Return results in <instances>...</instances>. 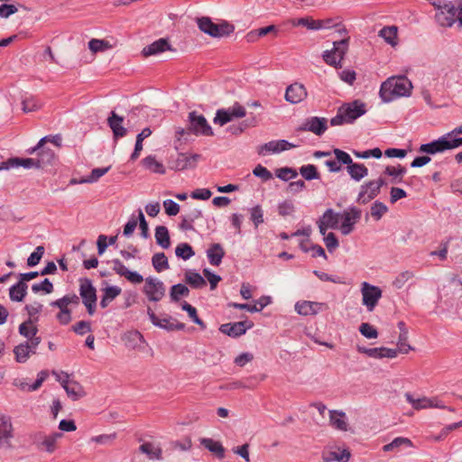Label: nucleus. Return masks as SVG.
<instances>
[{
    "label": "nucleus",
    "mask_w": 462,
    "mask_h": 462,
    "mask_svg": "<svg viewBox=\"0 0 462 462\" xmlns=\"http://www.w3.org/2000/svg\"><path fill=\"white\" fill-rule=\"evenodd\" d=\"M412 88V83L407 77H391L382 83L379 95L384 103H389L399 97H410Z\"/></svg>",
    "instance_id": "obj_1"
},
{
    "label": "nucleus",
    "mask_w": 462,
    "mask_h": 462,
    "mask_svg": "<svg viewBox=\"0 0 462 462\" xmlns=\"http://www.w3.org/2000/svg\"><path fill=\"white\" fill-rule=\"evenodd\" d=\"M365 105L360 100L345 103L337 109L336 116L330 119V125L337 126L344 124H352L358 117L365 115Z\"/></svg>",
    "instance_id": "obj_2"
},
{
    "label": "nucleus",
    "mask_w": 462,
    "mask_h": 462,
    "mask_svg": "<svg viewBox=\"0 0 462 462\" xmlns=\"http://www.w3.org/2000/svg\"><path fill=\"white\" fill-rule=\"evenodd\" d=\"M199 30L211 37L221 38L228 36L235 31V26L226 21L220 23H214L209 17L197 19Z\"/></svg>",
    "instance_id": "obj_3"
},
{
    "label": "nucleus",
    "mask_w": 462,
    "mask_h": 462,
    "mask_svg": "<svg viewBox=\"0 0 462 462\" xmlns=\"http://www.w3.org/2000/svg\"><path fill=\"white\" fill-rule=\"evenodd\" d=\"M349 37L333 42V49L323 53L324 61L335 68H341V61L348 50Z\"/></svg>",
    "instance_id": "obj_4"
},
{
    "label": "nucleus",
    "mask_w": 462,
    "mask_h": 462,
    "mask_svg": "<svg viewBox=\"0 0 462 462\" xmlns=\"http://www.w3.org/2000/svg\"><path fill=\"white\" fill-rule=\"evenodd\" d=\"M79 295L86 306L88 313L92 316L97 308V290L88 278L80 280Z\"/></svg>",
    "instance_id": "obj_5"
},
{
    "label": "nucleus",
    "mask_w": 462,
    "mask_h": 462,
    "mask_svg": "<svg viewBox=\"0 0 462 462\" xmlns=\"http://www.w3.org/2000/svg\"><path fill=\"white\" fill-rule=\"evenodd\" d=\"M245 108L238 102H236L232 106L226 109H218L216 113L213 121L215 124L223 126L227 123L231 122L232 120H234L235 118H242L245 116Z\"/></svg>",
    "instance_id": "obj_6"
},
{
    "label": "nucleus",
    "mask_w": 462,
    "mask_h": 462,
    "mask_svg": "<svg viewBox=\"0 0 462 462\" xmlns=\"http://www.w3.org/2000/svg\"><path fill=\"white\" fill-rule=\"evenodd\" d=\"M189 131L196 135L212 136L214 134L206 117L198 115L195 111L189 114Z\"/></svg>",
    "instance_id": "obj_7"
},
{
    "label": "nucleus",
    "mask_w": 462,
    "mask_h": 462,
    "mask_svg": "<svg viewBox=\"0 0 462 462\" xmlns=\"http://www.w3.org/2000/svg\"><path fill=\"white\" fill-rule=\"evenodd\" d=\"M143 293L150 301H160L165 295V286L162 281L149 276L144 280Z\"/></svg>",
    "instance_id": "obj_8"
},
{
    "label": "nucleus",
    "mask_w": 462,
    "mask_h": 462,
    "mask_svg": "<svg viewBox=\"0 0 462 462\" xmlns=\"http://www.w3.org/2000/svg\"><path fill=\"white\" fill-rule=\"evenodd\" d=\"M362 302L369 311H373L382 297V290L366 282L361 287Z\"/></svg>",
    "instance_id": "obj_9"
},
{
    "label": "nucleus",
    "mask_w": 462,
    "mask_h": 462,
    "mask_svg": "<svg viewBox=\"0 0 462 462\" xmlns=\"http://www.w3.org/2000/svg\"><path fill=\"white\" fill-rule=\"evenodd\" d=\"M362 211L356 207H350L340 214V218L343 219L339 229L344 236H347L355 229V225L360 220Z\"/></svg>",
    "instance_id": "obj_10"
},
{
    "label": "nucleus",
    "mask_w": 462,
    "mask_h": 462,
    "mask_svg": "<svg viewBox=\"0 0 462 462\" xmlns=\"http://www.w3.org/2000/svg\"><path fill=\"white\" fill-rule=\"evenodd\" d=\"M14 429L11 419L5 415H0V449L12 448Z\"/></svg>",
    "instance_id": "obj_11"
},
{
    "label": "nucleus",
    "mask_w": 462,
    "mask_h": 462,
    "mask_svg": "<svg viewBox=\"0 0 462 462\" xmlns=\"http://www.w3.org/2000/svg\"><path fill=\"white\" fill-rule=\"evenodd\" d=\"M406 401L415 409V410H421V409H428V408H439L445 410L446 405L440 402L438 398H428V397H421V398H414L411 393H405Z\"/></svg>",
    "instance_id": "obj_12"
},
{
    "label": "nucleus",
    "mask_w": 462,
    "mask_h": 462,
    "mask_svg": "<svg viewBox=\"0 0 462 462\" xmlns=\"http://www.w3.org/2000/svg\"><path fill=\"white\" fill-rule=\"evenodd\" d=\"M147 314L149 316L151 322L154 326L166 329L168 331L182 330L185 328L184 323H180L176 319H172L171 317L164 319L158 318L150 307H148L147 309Z\"/></svg>",
    "instance_id": "obj_13"
},
{
    "label": "nucleus",
    "mask_w": 462,
    "mask_h": 462,
    "mask_svg": "<svg viewBox=\"0 0 462 462\" xmlns=\"http://www.w3.org/2000/svg\"><path fill=\"white\" fill-rule=\"evenodd\" d=\"M199 154L187 155L186 153H179L175 159L171 160L170 168L174 171H184L194 169L199 160Z\"/></svg>",
    "instance_id": "obj_14"
},
{
    "label": "nucleus",
    "mask_w": 462,
    "mask_h": 462,
    "mask_svg": "<svg viewBox=\"0 0 462 462\" xmlns=\"http://www.w3.org/2000/svg\"><path fill=\"white\" fill-rule=\"evenodd\" d=\"M328 129V119L325 117L310 116L298 128V131H309L316 135H322Z\"/></svg>",
    "instance_id": "obj_15"
},
{
    "label": "nucleus",
    "mask_w": 462,
    "mask_h": 462,
    "mask_svg": "<svg viewBox=\"0 0 462 462\" xmlns=\"http://www.w3.org/2000/svg\"><path fill=\"white\" fill-rule=\"evenodd\" d=\"M293 25H302L310 30H321L330 29L337 27L338 23H336L335 18H328L323 20H313L311 18L304 17L292 22Z\"/></svg>",
    "instance_id": "obj_16"
},
{
    "label": "nucleus",
    "mask_w": 462,
    "mask_h": 462,
    "mask_svg": "<svg viewBox=\"0 0 462 462\" xmlns=\"http://www.w3.org/2000/svg\"><path fill=\"white\" fill-rule=\"evenodd\" d=\"M457 8L450 2L443 6V10L436 12L435 19L442 27H451L457 20Z\"/></svg>",
    "instance_id": "obj_17"
},
{
    "label": "nucleus",
    "mask_w": 462,
    "mask_h": 462,
    "mask_svg": "<svg viewBox=\"0 0 462 462\" xmlns=\"http://www.w3.org/2000/svg\"><path fill=\"white\" fill-rule=\"evenodd\" d=\"M448 138L449 137L446 134L445 135L439 137L438 140L423 143L420 146L419 152L427 154H436L448 150H451Z\"/></svg>",
    "instance_id": "obj_18"
},
{
    "label": "nucleus",
    "mask_w": 462,
    "mask_h": 462,
    "mask_svg": "<svg viewBox=\"0 0 462 462\" xmlns=\"http://www.w3.org/2000/svg\"><path fill=\"white\" fill-rule=\"evenodd\" d=\"M294 147H296L295 144L286 140L271 141L258 146L257 152L259 155L264 156L268 153H278Z\"/></svg>",
    "instance_id": "obj_19"
},
{
    "label": "nucleus",
    "mask_w": 462,
    "mask_h": 462,
    "mask_svg": "<svg viewBox=\"0 0 462 462\" xmlns=\"http://www.w3.org/2000/svg\"><path fill=\"white\" fill-rule=\"evenodd\" d=\"M254 323L251 321H238L234 323H226L220 326L219 330L232 337H237L244 335L247 329L252 328Z\"/></svg>",
    "instance_id": "obj_20"
},
{
    "label": "nucleus",
    "mask_w": 462,
    "mask_h": 462,
    "mask_svg": "<svg viewBox=\"0 0 462 462\" xmlns=\"http://www.w3.org/2000/svg\"><path fill=\"white\" fill-rule=\"evenodd\" d=\"M112 263L113 271L116 274L125 277L128 282L134 284H139L144 281L143 275L137 272L128 270L119 259L112 260Z\"/></svg>",
    "instance_id": "obj_21"
},
{
    "label": "nucleus",
    "mask_w": 462,
    "mask_h": 462,
    "mask_svg": "<svg viewBox=\"0 0 462 462\" xmlns=\"http://www.w3.org/2000/svg\"><path fill=\"white\" fill-rule=\"evenodd\" d=\"M308 92L303 84L293 83L285 91V99L291 104H298L307 97Z\"/></svg>",
    "instance_id": "obj_22"
},
{
    "label": "nucleus",
    "mask_w": 462,
    "mask_h": 462,
    "mask_svg": "<svg viewBox=\"0 0 462 462\" xmlns=\"http://www.w3.org/2000/svg\"><path fill=\"white\" fill-rule=\"evenodd\" d=\"M35 158H10L5 162H0V171L9 170L11 168L23 167L24 169H39Z\"/></svg>",
    "instance_id": "obj_23"
},
{
    "label": "nucleus",
    "mask_w": 462,
    "mask_h": 462,
    "mask_svg": "<svg viewBox=\"0 0 462 462\" xmlns=\"http://www.w3.org/2000/svg\"><path fill=\"white\" fill-rule=\"evenodd\" d=\"M61 386L72 401H78L86 395L81 384L76 381H69L68 374H65V379L61 382Z\"/></svg>",
    "instance_id": "obj_24"
},
{
    "label": "nucleus",
    "mask_w": 462,
    "mask_h": 462,
    "mask_svg": "<svg viewBox=\"0 0 462 462\" xmlns=\"http://www.w3.org/2000/svg\"><path fill=\"white\" fill-rule=\"evenodd\" d=\"M379 193L380 189L373 180L365 182L361 186V189L357 197V202L366 204L374 199Z\"/></svg>",
    "instance_id": "obj_25"
},
{
    "label": "nucleus",
    "mask_w": 462,
    "mask_h": 462,
    "mask_svg": "<svg viewBox=\"0 0 462 462\" xmlns=\"http://www.w3.org/2000/svg\"><path fill=\"white\" fill-rule=\"evenodd\" d=\"M124 117L118 116L116 112L112 111L107 118V125L111 128L114 137L116 139L124 137L127 134V129L123 126Z\"/></svg>",
    "instance_id": "obj_26"
},
{
    "label": "nucleus",
    "mask_w": 462,
    "mask_h": 462,
    "mask_svg": "<svg viewBox=\"0 0 462 462\" xmlns=\"http://www.w3.org/2000/svg\"><path fill=\"white\" fill-rule=\"evenodd\" d=\"M324 306H326L324 303L302 300L295 304V310L302 316L316 315Z\"/></svg>",
    "instance_id": "obj_27"
},
{
    "label": "nucleus",
    "mask_w": 462,
    "mask_h": 462,
    "mask_svg": "<svg viewBox=\"0 0 462 462\" xmlns=\"http://www.w3.org/2000/svg\"><path fill=\"white\" fill-rule=\"evenodd\" d=\"M122 341L125 347L131 350L142 348V345L144 343L143 336L137 330H131L125 332L122 336Z\"/></svg>",
    "instance_id": "obj_28"
},
{
    "label": "nucleus",
    "mask_w": 462,
    "mask_h": 462,
    "mask_svg": "<svg viewBox=\"0 0 462 462\" xmlns=\"http://www.w3.org/2000/svg\"><path fill=\"white\" fill-rule=\"evenodd\" d=\"M167 50H171V44L166 39L161 38L153 42L152 43L145 46L142 51V54L144 57H149L152 55H157Z\"/></svg>",
    "instance_id": "obj_29"
},
{
    "label": "nucleus",
    "mask_w": 462,
    "mask_h": 462,
    "mask_svg": "<svg viewBox=\"0 0 462 462\" xmlns=\"http://www.w3.org/2000/svg\"><path fill=\"white\" fill-rule=\"evenodd\" d=\"M224 256L225 250L218 243L211 244L207 250V257L209 263L213 266H219Z\"/></svg>",
    "instance_id": "obj_30"
},
{
    "label": "nucleus",
    "mask_w": 462,
    "mask_h": 462,
    "mask_svg": "<svg viewBox=\"0 0 462 462\" xmlns=\"http://www.w3.org/2000/svg\"><path fill=\"white\" fill-rule=\"evenodd\" d=\"M329 422L331 426L338 430L346 431L348 428L346 420V413L340 411H329Z\"/></svg>",
    "instance_id": "obj_31"
},
{
    "label": "nucleus",
    "mask_w": 462,
    "mask_h": 462,
    "mask_svg": "<svg viewBox=\"0 0 462 462\" xmlns=\"http://www.w3.org/2000/svg\"><path fill=\"white\" fill-rule=\"evenodd\" d=\"M37 153L36 162L39 169L44 168L46 165L51 164L55 159V153L51 149L45 148L43 145L41 149L35 151Z\"/></svg>",
    "instance_id": "obj_32"
},
{
    "label": "nucleus",
    "mask_w": 462,
    "mask_h": 462,
    "mask_svg": "<svg viewBox=\"0 0 462 462\" xmlns=\"http://www.w3.org/2000/svg\"><path fill=\"white\" fill-rule=\"evenodd\" d=\"M351 457L350 452L347 449H344L341 452L333 450H324L321 454L323 462H347Z\"/></svg>",
    "instance_id": "obj_33"
},
{
    "label": "nucleus",
    "mask_w": 462,
    "mask_h": 462,
    "mask_svg": "<svg viewBox=\"0 0 462 462\" xmlns=\"http://www.w3.org/2000/svg\"><path fill=\"white\" fill-rule=\"evenodd\" d=\"M140 452L147 455L150 459H162V450L161 447L152 442H144L139 447Z\"/></svg>",
    "instance_id": "obj_34"
},
{
    "label": "nucleus",
    "mask_w": 462,
    "mask_h": 462,
    "mask_svg": "<svg viewBox=\"0 0 462 462\" xmlns=\"http://www.w3.org/2000/svg\"><path fill=\"white\" fill-rule=\"evenodd\" d=\"M14 354L15 356V360L18 363H25L31 354H35L34 350L30 348L29 342L21 343L14 348Z\"/></svg>",
    "instance_id": "obj_35"
},
{
    "label": "nucleus",
    "mask_w": 462,
    "mask_h": 462,
    "mask_svg": "<svg viewBox=\"0 0 462 462\" xmlns=\"http://www.w3.org/2000/svg\"><path fill=\"white\" fill-rule=\"evenodd\" d=\"M27 284L23 282H18L9 289V296L13 301H23L27 294Z\"/></svg>",
    "instance_id": "obj_36"
},
{
    "label": "nucleus",
    "mask_w": 462,
    "mask_h": 462,
    "mask_svg": "<svg viewBox=\"0 0 462 462\" xmlns=\"http://www.w3.org/2000/svg\"><path fill=\"white\" fill-rule=\"evenodd\" d=\"M340 214L334 212L333 209H327L322 217L319 219L320 222H323L328 228L337 229L339 228Z\"/></svg>",
    "instance_id": "obj_37"
},
{
    "label": "nucleus",
    "mask_w": 462,
    "mask_h": 462,
    "mask_svg": "<svg viewBox=\"0 0 462 462\" xmlns=\"http://www.w3.org/2000/svg\"><path fill=\"white\" fill-rule=\"evenodd\" d=\"M200 444L210 452L216 454L218 458L225 457V448L220 442L215 441L212 439L203 438L200 439Z\"/></svg>",
    "instance_id": "obj_38"
},
{
    "label": "nucleus",
    "mask_w": 462,
    "mask_h": 462,
    "mask_svg": "<svg viewBox=\"0 0 462 462\" xmlns=\"http://www.w3.org/2000/svg\"><path fill=\"white\" fill-rule=\"evenodd\" d=\"M346 170L350 177L356 181H360L368 174V169L362 163L353 162L346 167Z\"/></svg>",
    "instance_id": "obj_39"
},
{
    "label": "nucleus",
    "mask_w": 462,
    "mask_h": 462,
    "mask_svg": "<svg viewBox=\"0 0 462 462\" xmlns=\"http://www.w3.org/2000/svg\"><path fill=\"white\" fill-rule=\"evenodd\" d=\"M185 282L193 289H200L207 285L205 279L199 273L190 270L185 273Z\"/></svg>",
    "instance_id": "obj_40"
},
{
    "label": "nucleus",
    "mask_w": 462,
    "mask_h": 462,
    "mask_svg": "<svg viewBox=\"0 0 462 462\" xmlns=\"http://www.w3.org/2000/svg\"><path fill=\"white\" fill-rule=\"evenodd\" d=\"M79 305V298L76 294H68L64 297L58 299L54 301L51 302V307H56L59 309H64V310H69L68 308L69 305Z\"/></svg>",
    "instance_id": "obj_41"
},
{
    "label": "nucleus",
    "mask_w": 462,
    "mask_h": 462,
    "mask_svg": "<svg viewBox=\"0 0 462 462\" xmlns=\"http://www.w3.org/2000/svg\"><path fill=\"white\" fill-rule=\"evenodd\" d=\"M155 240L156 243L162 247L163 249H167L171 245L170 235L166 226H158L155 228Z\"/></svg>",
    "instance_id": "obj_42"
},
{
    "label": "nucleus",
    "mask_w": 462,
    "mask_h": 462,
    "mask_svg": "<svg viewBox=\"0 0 462 462\" xmlns=\"http://www.w3.org/2000/svg\"><path fill=\"white\" fill-rule=\"evenodd\" d=\"M142 163L146 170H149L152 172L160 174H163L165 172L164 166L156 160L155 156L149 155L145 157L142 161Z\"/></svg>",
    "instance_id": "obj_43"
},
{
    "label": "nucleus",
    "mask_w": 462,
    "mask_h": 462,
    "mask_svg": "<svg viewBox=\"0 0 462 462\" xmlns=\"http://www.w3.org/2000/svg\"><path fill=\"white\" fill-rule=\"evenodd\" d=\"M384 173L393 177L392 182L401 183L402 182L403 176L406 173V168L402 165H398V167L387 166Z\"/></svg>",
    "instance_id": "obj_44"
},
{
    "label": "nucleus",
    "mask_w": 462,
    "mask_h": 462,
    "mask_svg": "<svg viewBox=\"0 0 462 462\" xmlns=\"http://www.w3.org/2000/svg\"><path fill=\"white\" fill-rule=\"evenodd\" d=\"M257 124V121L254 117L245 120L238 125H233L228 127V132H230L234 135L241 134L245 129L249 127H254Z\"/></svg>",
    "instance_id": "obj_45"
},
{
    "label": "nucleus",
    "mask_w": 462,
    "mask_h": 462,
    "mask_svg": "<svg viewBox=\"0 0 462 462\" xmlns=\"http://www.w3.org/2000/svg\"><path fill=\"white\" fill-rule=\"evenodd\" d=\"M379 35L390 45L395 46L397 44V28L395 26L383 27L380 30Z\"/></svg>",
    "instance_id": "obj_46"
},
{
    "label": "nucleus",
    "mask_w": 462,
    "mask_h": 462,
    "mask_svg": "<svg viewBox=\"0 0 462 462\" xmlns=\"http://www.w3.org/2000/svg\"><path fill=\"white\" fill-rule=\"evenodd\" d=\"M152 263L158 273L170 268L168 258L164 253H157L153 254L152 257Z\"/></svg>",
    "instance_id": "obj_47"
},
{
    "label": "nucleus",
    "mask_w": 462,
    "mask_h": 462,
    "mask_svg": "<svg viewBox=\"0 0 462 462\" xmlns=\"http://www.w3.org/2000/svg\"><path fill=\"white\" fill-rule=\"evenodd\" d=\"M32 319H29L28 320L23 322L20 326H19V333L20 335H22L23 337H26V338H31V337H33L34 336H36L37 332H38V328L36 326H34L32 324Z\"/></svg>",
    "instance_id": "obj_48"
},
{
    "label": "nucleus",
    "mask_w": 462,
    "mask_h": 462,
    "mask_svg": "<svg viewBox=\"0 0 462 462\" xmlns=\"http://www.w3.org/2000/svg\"><path fill=\"white\" fill-rule=\"evenodd\" d=\"M189 288L186 285L181 284V283L173 285L171 288V291H170L171 300L174 302L179 301L180 297H187V296H189Z\"/></svg>",
    "instance_id": "obj_49"
},
{
    "label": "nucleus",
    "mask_w": 462,
    "mask_h": 462,
    "mask_svg": "<svg viewBox=\"0 0 462 462\" xmlns=\"http://www.w3.org/2000/svg\"><path fill=\"white\" fill-rule=\"evenodd\" d=\"M300 174L306 180H312L319 179V173L317 171V167L313 164L303 165L300 168Z\"/></svg>",
    "instance_id": "obj_50"
},
{
    "label": "nucleus",
    "mask_w": 462,
    "mask_h": 462,
    "mask_svg": "<svg viewBox=\"0 0 462 462\" xmlns=\"http://www.w3.org/2000/svg\"><path fill=\"white\" fill-rule=\"evenodd\" d=\"M175 254L183 260H189L195 254V252L189 244L182 243L175 248Z\"/></svg>",
    "instance_id": "obj_51"
},
{
    "label": "nucleus",
    "mask_w": 462,
    "mask_h": 462,
    "mask_svg": "<svg viewBox=\"0 0 462 462\" xmlns=\"http://www.w3.org/2000/svg\"><path fill=\"white\" fill-rule=\"evenodd\" d=\"M111 47L109 42L105 40L92 39L88 42V48L93 53L105 51Z\"/></svg>",
    "instance_id": "obj_52"
},
{
    "label": "nucleus",
    "mask_w": 462,
    "mask_h": 462,
    "mask_svg": "<svg viewBox=\"0 0 462 462\" xmlns=\"http://www.w3.org/2000/svg\"><path fill=\"white\" fill-rule=\"evenodd\" d=\"M275 175L280 180L288 181L290 180L295 179L298 176V171L293 168L282 167L276 170Z\"/></svg>",
    "instance_id": "obj_53"
},
{
    "label": "nucleus",
    "mask_w": 462,
    "mask_h": 462,
    "mask_svg": "<svg viewBox=\"0 0 462 462\" xmlns=\"http://www.w3.org/2000/svg\"><path fill=\"white\" fill-rule=\"evenodd\" d=\"M110 170V166L106 168H95L91 171L90 175L80 180V183H93L97 181Z\"/></svg>",
    "instance_id": "obj_54"
},
{
    "label": "nucleus",
    "mask_w": 462,
    "mask_h": 462,
    "mask_svg": "<svg viewBox=\"0 0 462 462\" xmlns=\"http://www.w3.org/2000/svg\"><path fill=\"white\" fill-rule=\"evenodd\" d=\"M61 437L62 434L60 432H55L49 436H46L42 442V446L45 448V450L49 453H52L55 450V444L57 440Z\"/></svg>",
    "instance_id": "obj_55"
},
{
    "label": "nucleus",
    "mask_w": 462,
    "mask_h": 462,
    "mask_svg": "<svg viewBox=\"0 0 462 462\" xmlns=\"http://www.w3.org/2000/svg\"><path fill=\"white\" fill-rule=\"evenodd\" d=\"M406 445L408 447L411 446V441L407 438L398 437L395 438L392 442L383 446V449L385 452L393 451L398 449L401 446Z\"/></svg>",
    "instance_id": "obj_56"
},
{
    "label": "nucleus",
    "mask_w": 462,
    "mask_h": 462,
    "mask_svg": "<svg viewBox=\"0 0 462 462\" xmlns=\"http://www.w3.org/2000/svg\"><path fill=\"white\" fill-rule=\"evenodd\" d=\"M46 142H51V143H54L56 146L60 147V144H61V137H60V135H59V134L44 136V137H42V138L39 141L38 144H37L35 147H33V148H32V149L28 150V152H29L30 154L34 153V152H35V151H37V150H39V149H41V147H42V146Z\"/></svg>",
    "instance_id": "obj_57"
},
{
    "label": "nucleus",
    "mask_w": 462,
    "mask_h": 462,
    "mask_svg": "<svg viewBox=\"0 0 462 462\" xmlns=\"http://www.w3.org/2000/svg\"><path fill=\"white\" fill-rule=\"evenodd\" d=\"M387 211V206L380 201H375L371 207V216L375 220H380Z\"/></svg>",
    "instance_id": "obj_58"
},
{
    "label": "nucleus",
    "mask_w": 462,
    "mask_h": 462,
    "mask_svg": "<svg viewBox=\"0 0 462 462\" xmlns=\"http://www.w3.org/2000/svg\"><path fill=\"white\" fill-rule=\"evenodd\" d=\"M414 277V273L411 271H404L399 273L393 281V286L397 289H402L406 282Z\"/></svg>",
    "instance_id": "obj_59"
},
{
    "label": "nucleus",
    "mask_w": 462,
    "mask_h": 462,
    "mask_svg": "<svg viewBox=\"0 0 462 462\" xmlns=\"http://www.w3.org/2000/svg\"><path fill=\"white\" fill-rule=\"evenodd\" d=\"M32 291L34 293L43 291L44 293L49 294L53 291V284L49 279L46 278L40 283L32 284Z\"/></svg>",
    "instance_id": "obj_60"
},
{
    "label": "nucleus",
    "mask_w": 462,
    "mask_h": 462,
    "mask_svg": "<svg viewBox=\"0 0 462 462\" xmlns=\"http://www.w3.org/2000/svg\"><path fill=\"white\" fill-rule=\"evenodd\" d=\"M359 332L369 339H374L378 337L376 328L369 323H362L359 327Z\"/></svg>",
    "instance_id": "obj_61"
},
{
    "label": "nucleus",
    "mask_w": 462,
    "mask_h": 462,
    "mask_svg": "<svg viewBox=\"0 0 462 462\" xmlns=\"http://www.w3.org/2000/svg\"><path fill=\"white\" fill-rule=\"evenodd\" d=\"M44 254V247L42 245H39L35 248V251L31 254V255L27 259V264L31 267L35 266L41 261L42 255Z\"/></svg>",
    "instance_id": "obj_62"
},
{
    "label": "nucleus",
    "mask_w": 462,
    "mask_h": 462,
    "mask_svg": "<svg viewBox=\"0 0 462 462\" xmlns=\"http://www.w3.org/2000/svg\"><path fill=\"white\" fill-rule=\"evenodd\" d=\"M333 153L340 165L344 164L346 165V167H348L351 163H353V160L347 152L338 148H335L333 150Z\"/></svg>",
    "instance_id": "obj_63"
},
{
    "label": "nucleus",
    "mask_w": 462,
    "mask_h": 462,
    "mask_svg": "<svg viewBox=\"0 0 462 462\" xmlns=\"http://www.w3.org/2000/svg\"><path fill=\"white\" fill-rule=\"evenodd\" d=\"M253 174L255 177L262 179L263 181H267L273 179L272 172L261 164H258L253 170Z\"/></svg>",
    "instance_id": "obj_64"
}]
</instances>
